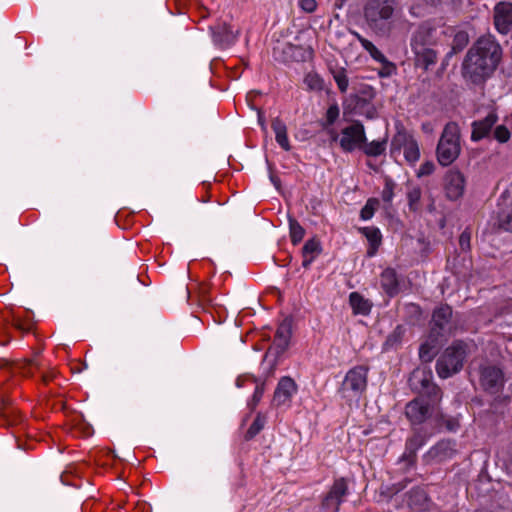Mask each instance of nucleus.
I'll list each match as a JSON object with an SVG mask.
<instances>
[{"label": "nucleus", "instance_id": "nucleus-7", "mask_svg": "<svg viewBox=\"0 0 512 512\" xmlns=\"http://www.w3.org/2000/svg\"><path fill=\"white\" fill-rule=\"evenodd\" d=\"M366 140L364 125L360 121H354L342 129L339 144L343 151L350 153L360 149Z\"/></svg>", "mask_w": 512, "mask_h": 512}, {"label": "nucleus", "instance_id": "nucleus-21", "mask_svg": "<svg viewBox=\"0 0 512 512\" xmlns=\"http://www.w3.org/2000/svg\"><path fill=\"white\" fill-rule=\"evenodd\" d=\"M429 334L427 340L419 348V358L424 363L431 362L439 353L444 341Z\"/></svg>", "mask_w": 512, "mask_h": 512}, {"label": "nucleus", "instance_id": "nucleus-34", "mask_svg": "<svg viewBox=\"0 0 512 512\" xmlns=\"http://www.w3.org/2000/svg\"><path fill=\"white\" fill-rule=\"evenodd\" d=\"M494 395L495 397L490 402L488 412L493 414H503V409L510 403L511 397L509 395L501 394V392Z\"/></svg>", "mask_w": 512, "mask_h": 512}, {"label": "nucleus", "instance_id": "nucleus-4", "mask_svg": "<svg viewBox=\"0 0 512 512\" xmlns=\"http://www.w3.org/2000/svg\"><path fill=\"white\" fill-rule=\"evenodd\" d=\"M466 355V344L462 341H455L446 348L436 362L439 377L446 379L458 373L463 368Z\"/></svg>", "mask_w": 512, "mask_h": 512}, {"label": "nucleus", "instance_id": "nucleus-29", "mask_svg": "<svg viewBox=\"0 0 512 512\" xmlns=\"http://www.w3.org/2000/svg\"><path fill=\"white\" fill-rule=\"evenodd\" d=\"M420 397H426V402H429L430 405L433 407L436 405L442 398V391L441 389L431 382L427 388L423 389L420 393Z\"/></svg>", "mask_w": 512, "mask_h": 512}, {"label": "nucleus", "instance_id": "nucleus-59", "mask_svg": "<svg viewBox=\"0 0 512 512\" xmlns=\"http://www.w3.org/2000/svg\"><path fill=\"white\" fill-rule=\"evenodd\" d=\"M258 120H259V123H260L262 129L265 130L266 129L265 121H264L263 116L260 113L258 115Z\"/></svg>", "mask_w": 512, "mask_h": 512}, {"label": "nucleus", "instance_id": "nucleus-42", "mask_svg": "<svg viewBox=\"0 0 512 512\" xmlns=\"http://www.w3.org/2000/svg\"><path fill=\"white\" fill-rule=\"evenodd\" d=\"M379 206V200L376 198H370L366 202L365 206L361 209L360 217L363 220H368L372 218L374 215L375 210Z\"/></svg>", "mask_w": 512, "mask_h": 512}, {"label": "nucleus", "instance_id": "nucleus-19", "mask_svg": "<svg viewBox=\"0 0 512 512\" xmlns=\"http://www.w3.org/2000/svg\"><path fill=\"white\" fill-rule=\"evenodd\" d=\"M414 54V64L427 71L436 64L437 52L433 47L410 46Z\"/></svg>", "mask_w": 512, "mask_h": 512}, {"label": "nucleus", "instance_id": "nucleus-49", "mask_svg": "<svg viewBox=\"0 0 512 512\" xmlns=\"http://www.w3.org/2000/svg\"><path fill=\"white\" fill-rule=\"evenodd\" d=\"M435 170V164L432 162V161H426L424 162L418 172H417V177H423V176H428L430 174H432Z\"/></svg>", "mask_w": 512, "mask_h": 512}, {"label": "nucleus", "instance_id": "nucleus-46", "mask_svg": "<svg viewBox=\"0 0 512 512\" xmlns=\"http://www.w3.org/2000/svg\"><path fill=\"white\" fill-rule=\"evenodd\" d=\"M511 133L504 125H499L494 130V138L500 142L505 143L510 139Z\"/></svg>", "mask_w": 512, "mask_h": 512}, {"label": "nucleus", "instance_id": "nucleus-9", "mask_svg": "<svg viewBox=\"0 0 512 512\" xmlns=\"http://www.w3.org/2000/svg\"><path fill=\"white\" fill-rule=\"evenodd\" d=\"M292 323V317H286L282 321L276 331L273 345L266 352L265 358L273 355L277 360L287 350L292 335Z\"/></svg>", "mask_w": 512, "mask_h": 512}, {"label": "nucleus", "instance_id": "nucleus-8", "mask_svg": "<svg viewBox=\"0 0 512 512\" xmlns=\"http://www.w3.org/2000/svg\"><path fill=\"white\" fill-rule=\"evenodd\" d=\"M451 318H452V309L448 305H441L436 308L432 315V320L430 322V332L429 334H436L434 337L443 340L444 342L447 340V336L451 332Z\"/></svg>", "mask_w": 512, "mask_h": 512}, {"label": "nucleus", "instance_id": "nucleus-23", "mask_svg": "<svg viewBox=\"0 0 512 512\" xmlns=\"http://www.w3.org/2000/svg\"><path fill=\"white\" fill-rule=\"evenodd\" d=\"M211 30L214 43L221 47L234 43L239 34V30L234 32L231 27L225 23L219 24L211 28Z\"/></svg>", "mask_w": 512, "mask_h": 512}, {"label": "nucleus", "instance_id": "nucleus-54", "mask_svg": "<svg viewBox=\"0 0 512 512\" xmlns=\"http://www.w3.org/2000/svg\"><path fill=\"white\" fill-rule=\"evenodd\" d=\"M270 180H271V182L273 183V185L275 186V188H276L277 190H280V187H281V181H280V179H279L277 176H275V175H273V174H270Z\"/></svg>", "mask_w": 512, "mask_h": 512}, {"label": "nucleus", "instance_id": "nucleus-28", "mask_svg": "<svg viewBox=\"0 0 512 512\" xmlns=\"http://www.w3.org/2000/svg\"><path fill=\"white\" fill-rule=\"evenodd\" d=\"M215 498V491L211 484L205 483L197 495V504L203 508L212 506Z\"/></svg>", "mask_w": 512, "mask_h": 512}, {"label": "nucleus", "instance_id": "nucleus-62", "mask_svg": "<svg viewBox=\"0 0 512 512\" xmlns=\"http://www.w3.org/2000/svg\"><path fill=\"white\" fill-rule=\"evenodd\" d=\"M5 403H8V401H6V400H4V399H2V400L0 401V405H2V404L4 405Z\"/></svg>", "mask_w": 512, "mask_h": 512}, {"label": "nucleus", "instance_id": "nucleus-56", "mask_svg": "<svg viewBox=\"0 0 512 512\" xmlns=\"http://www.w3.org/2000/svg\"><path fill=\"white\" fill-rule=\"evenodd\" d=\"M458 426H459L458 422H456V421H454V420H449V421H447V423H446V427H447V429H448V430H450V431H454V430H456V428H458Z\"/></svg>", "mask_w": 512, "mask_h": 512}, {"label": "nucleus", "instance_id": "nucleus-5", "mask_svg": "<svg viewBox=\"0 0 512 512\" xmlns=\"http://www.w3.org/2000/svg\"><path fill=\"white\" fill-rule=\"evenodd\" d=\"M368 367L359 365L351 368L344 377L338 390L347 402H358L367 388Z\"/></svg>", "mask_w": 512, "mask_h": 512}, {"label": "nucleus", "instance_id": "nucleus-53", "mask_svg": "<svg viewBox=\"0 0 512 512\" xmlns=\"http://www.w3.org/2000/svg\"><path fill=\"white\" fill-rule=\"evenodd\" d=\"M306 82L308 83L310 88H320L319 79L315 76H308L306 78Z\"/></svg>", "mask_w": 512, "mask_h": 512}, {"label": "nucleus", "instance_id": "nucleus-43", "mask_svg": "<svg viewBox=\"0 0 512 512\" xmlns=\"http://www.w3.org/2000/svg\"><path fill=\"white\" fill-rule=\"evenodd\" d=\"M498 226L500 229L512 233V207L498 217Z\"/></svg>", "mask_w": 512, "mask_h": 512}, {"label": "nucleus", "instance_id": "nucleus-35", "mask_svg": "<svg viewBox=\"0 0 512 512\" xmlns=\"http://www.w3.org/2000/svg\"><path fill=\"white\" fill-rule=\"evenodd\" d=\"M408 504L410 506L422 507L428 501L426 492L421 488H413L407 493Z\"/></svg>", "mask_w": 512, "mask_h": 512}, {"label": "nucleus", "instance_id": "nucleus-52", "mask_svg": "<svg viewBox=\"0 0 512 512\" xmlns=\"http://www.w3.org/2000/svg\"><path fill=\"white\" fill-rule=\"evenodd\" d=\"M264 393V384L257 385L256 389L254 391L253 397H252V403L251 406L254 408L261 400Z\"/></svg>", "mask_w": 512, "mask_h": 512}, {"label": "nucleus", "instance_id": "nucleus-31", "mask_svg": "<svg viewBox=\"0 0 512 512\" xmlns=\"http://www.w3.org/2000/svg\"><path fill=\"white\" fill-rule=\"evenodd\" d=\"M386 143L387 141L385 139L382 141H372L370 143H367L366 141L360 150H362L367 156L377 157L385 152Z\"/></svg>", "mask_w": 512, "mask_h": 512}, {"label": "nucleus", "instance_id": "nucleus-18", "mask_svg": "<svg viewBox=\"0 0 512 512\" xmlns=\"http://www.w3.org/2000/svg\"><path fill=\"white\" fill-rule=\"evenodd\" d=\"M297 392V384L289 377H282L275 389L273 403L276 406L284 405L290 401L291 397Z\"/></svg>", "mask_w": 512, "mask_h": 512}, {"label": "nucleus", "instance_id": "nucleus-63", "mask_svg": "<svg viewBox=\"0 0 512 512\" xmlns=\"http://www.w3.org/2000/svg\"><path fill=\"white\" fill-rule=\"evenodd\" d=\"M510 462L512 463V447H511V450H510Z\"/></svg>", "mask_w": 512, "mask_h": 512}, {"label": "nucleus", "instance_id": "nucleus-40", "mask_svg": "<svg viewBox=\"0 0 512 512\" xmlns=\"http://www.w3.org/2000/svg\"><path fill=\"white\" fill-rule=\"evenodd\" d=\"M405 333V328L401 325H398L386 338L385 346L388 348H392L401 343L403 336Z\"/></svg>", "mask_w": 512, "mask_h": 512}, {"label": "nucleus", "instance_id": "nucleus-12", "mask_svg": "<svg viewBox=\"0 0 512 512\" xmlns=\"http://www.w3.org/2000/svg\"><path fill=\"white\" fill-rule=\"evenodd\" d=\"M432 406L423 397L410 401L405 408V414L412 424H421L432 415Z\"/></svg>", "mask_w": 512, "mask_h": 512}, {"label": "nucleus", "instance_id": "nucleus-24", "mask_svg": "<svg viewBox=\"0 0 512 512\" xmlns=\"http://www.w3.org/2000/svg\"><path fill=\"white\" fill-rule=\"evenodd\" d=\"M381 287L390 297H394L400 291L396 271L393 268H386L381 274Z\"/></svg>", "mask_w": 512, "mask_h": 512}, {"label": "nucleus", "instance_id": "nucleus-25", "mask_svg": "<svg viewBox=\"0 0 512 512\" xmlns=\"http://www.w3.org/2000/svg\"><path fill=\"white\" fill-rule=\"evenodd\" d=\"M271 126L275 133V139H276L277 143L285 151H289L291 149V145H290L288 137H287L286 124L279 117H276L272 120Z\"/></svg>", "mask_w": 512, "mask_h": 512}, {"label": "nucleus", "instance_id": "nucleus-15", "mask_svg": "<svg viewBox=\"0 0 512 512\" xmlns=\"http://www.w3.org/2000/svg\"><path fill=\"white\" fill-rule=\"evenodd\" d=\"M426 439V434L420 430L407 439L405 451L400 458V461L405 463L406 468L414 466L417 458L416 453L425 444Z\"/></svg>", "mask_w": 512, "mask_h": 512}, {"label": "nucleus", "instance_id": "nucleus-48", "mask_svg": "<svg viewBox=\"0 0 512 512\" xmlns=\"http://www.w3.org/2000/svg\"><path fill=\"white\" fill-rule=\"evenodd\" d=\"M471 232L465 229L459 237V246L462 251L467 252L470 250Z\"/></svg>", "mask_w": 512, "mask_h": 512}, {"label": "nucleus", "instance_id": "nucleus-22", "mask_svg": "<svg viewBox=\"0 0 512 512\" xmlns=\"http://www.w3.org/2000/svg\"><path fill=\"white\" fill-rule=\"evenodd\" d=\"M432 378L433 375L431 370L426 368H416L411 372L408 384L413 391L420 393L423 389L428 387L432 382Z\"/></svg>", "mask_w": 512, "mask_h": 512}, {"label": "nucleus", "instance_id": "nucleus-41", "mask_svg": "<svg viewBox=\"0 0 512 512\" xmlns=\"http://www.w3.org/2000/svg\"><path fill=\"white\" fill-rule=\"evenodd\" d=\"M264 418L257 415L248 430L245 433V440L249 441L253 439L264 427Z\"/></svg>", "mask_w": 512, "mask_h": 512}, {"label": "nucleus", "instance_id": "nucleus-57", "mask_svg": "<svg viewBox=\"0 0 512 512\" xmlns=\"http://www.w3.org/2000/svg\"><path fill=\"white\" fill-rule=\"evenodd\" d=\"M352 35H354L356 37V39L360 42V44L362 45V47L364 46V43L368 42L369 40H367L366 38L362 37L358 32L356 31H352L351 32Z\"/></svg>", "mask_w": 512, "mask_h": 512}, {"label": "nucleus", "instance_id": "nucleus-6", "mask_svg": "<svg viewBox=\"0 0 512 512\" xmlns=\"http://www.w3.org/2000/svg\"><path fill=\"white\" fill-rule=\"evenodd\" d=\"M479 384L483 391L489 394H498L505 386L506 378L503 368L486 361L478 367Z\"/></svg>", "mask_w": 512, "mask_h": 512}, {"label": "nucleus", "instance_id": "nucleus-61", "mask_svg": "<svg viewBox=\"0 0 512 512\" xmlns=\"http://www.w3.org/2000/svg\"><path fill=\"white\" fill-rule=\"evenodd\" d=\"M338 138H339V136H338L337 134H334V135L332 136V140H333V141H337V140H338Z\"/></svg>", "mask_w": 512, "mask_h": 512}, {"label": "nucleus", "instance_id": "nucleus-60", "mask_svg": "<svg viewBox=\"0 0 512 512\" xmlns=\"http://www.w3.org/2000/svg\"><path fill=\"white\" fill-rule=\"evenodd\" d=\"M32 364H34L33 360H27V361H25V365L23 366V368H26L27 366L32 365Z\"/></svg>", "mask_w": 512, "mask_h": 512}, {"label": "nucleus", "instance_id": "nucleus-3", "mask_svg": "<svg viewBox=\"0 0 512 512\" xmlns=\"http://www.w3.org/2000/svg\"><path fill=\"white\" fill-rule=\"evenodd\" d=\"M460 129L456 122H448L439 139L436 155L442 166L452 164L460 154Z\"/></svg>", "mask_w": 512, "mask_h": 512}, {"label": "nucleus", "instance_id": "nucleus-14", "mask_svg": "<svg viewBox=\"0 0 512 512\" xmlns=\"http://www.w3.org/2000/svg\"><path fill=\"white\" fill-rule=\"evenodd\" d=\"M437 40V29L429 22H424L412 33L410 46L434 47Z\"/></svg>", "mask_w": 512, "mask_h": 512}, {"label": "nucleus", "instance_id": "nucleus-16", "mask_svg": "<svg viewBox=\"0 0 512 512\" xmlns=\"http://www.w3.org/2000/svg\"><path fill=\"white\" fill-rule=\"evenodd\" d=\"M494 24L498 32L508 34L512 27V3L499 2L494 7Z\"/></svg>", "mask_w": 512, "mask_h": 512}, {"label": "nucleus", "instance_id": "nucleus-38", "mask_svg": "<svg viewBox=\"0 0 512 512\" xmlns=\"http://www.w3.org/2000/svg\"><path fill=\"white\" fill-rule=\"evenodd\" d=\"M363 48L370 54V56L374 60L382 64H389L390 67L395 68V66L392 63L388 62L384 54L371 41L364 43Z\"/></svg>", "mask_w": 512, "mask_h": 512}, {"label": "nucleus", "instance_id": "nucleus-55", "mask_svg": "<svg viewBox=\"0 0 512 512\" xmlns=\"http://www.w3.org/2000/svg\"><path fill=\"white\" fill-rule=\"evenodd\" d=\"M315 256H312V255H309L307 256L306 258H304L303 262H302V266L307 269L310 264L313 262Z\"/></svg>", "mask_w": 512, "mask_h": 512}, {"label": "nucleus", "instance_id": "nucleus-58", "mask_svg": "<svg viewBox=\"0 0 512 512\" xmlns=\"http://www.w3.org/2000/svg\"><path fill=\"white\" fill-rule=\"evenodd\" d=\"M403 489H404V486H403V485H401L400 483H399V484H397V485H394V489H393V491L391 492V494H396V493L400 492V491H401V490H403Z\"/></svg>", "mask_w": 512, "mask_h": 512}, {"label": "nucleus", "instance_id": "nucleus-33", "mask_svg": "<svg viewBox=\"0 0 512 512\" xmlns=\"http://www.w3.org/2000/svg\"><path fill=\"white\" fill-rule=\"evenodd\" d=\"M288 222H289L291 242L294 245H297L299 242L302 241V239L305 235V230L300 225V223L294 217H292L290 215H288Z\"/></svg>", "mask_w": 512, "mask_h": 512}, {"label": "nucleus", "instance_id": "nucleus-51", "mask_svg": "<svg viewBox=\"0 0 512 512\" xmlns=\"http://www.w3.org/2000/svg\"><path fill=\"white\" fill-rule=\"evenodd\" d=\"M355 113L362 114L366 116L368 119H374L377 116V110L376 107L373 104H369V106H366L365 109L362 110H356Z\"/></svg>", "mask_w": 512, "mask_h": 512}, {"label": "nucleus", "instance_id": "nucleus-36", "mask_svg": "<svg viewBox=\"0 0 512 512\" xmlns=\"http://www.w3.org/2000/svg\"><path fill=\"white\" fill-rule=\"evenodd\" d=\"M330 71L333 75V78L339 88V90L342 93H345L347 91L349 81L348 77L346 75V70L342 67H331Z\"/></svg>", "mask_w": 512, "mask_h": 512}, {"label": "nucleus", "instance_id": "nucleus-45", "mask_svg": "<svg viewBox=\"0 0 512 512\" xmlns=\"http://www.w3.org/2000/svg\"><path fill=\"white\" fill-rule=\"evenodd\" d=\"M394 187H395V183L394 181L389 178V177H386L385 179V187L382 191V199L384 202H390L393 198V195H394Z\"/></svg>", "mask_w": 512, "mask_h": 512}, {"label": "nucleus", "instance_id": "nucleus-13", "mask_svg": "<svg viewBox=\"0 0 512 512\" xmlns=\"http://www.w3.org/2000/svg\"><path fill=\"white\" fill-rule=\"evenodd\" d=\"M375 96L376 93L372 86L361 85L356 93L351 94L344 101V109L349 111L365 109L366 106H369Z\"/></svg>", "mask_w": 512, "mask_h": 512}, {"label": "nucleus", "instance_id": "nucleus-27", "mask_svg": "<svg viewBox=\"0 0 512 512\" xmlns=\"http://www.w3.org/2000/svg\"><path fill=\"white\" fill-rule=\"evenodd\" d=\"M414 137L406 132L402 127L398 129L397 133L391 140V153L400 152L401 149L405 148L410 142L414 141Z\"/></svg>", "mask_w": 512, "mask_h": 512}, {"label": "nucleus", "instance_id": "nucleus-20", "mask_svg": "<svg viewBox=\"0 0 512 512\" xmlns=\"http://www.w3.org/2000/svg\"><path fill=\"white\" fill-rule=\"evenodd\" d=\"M497 121L498 116L493 111L488 113L484 119L474 121L472 123L471 140L477 142L488 136Z\"/></svg>", "mask_w": 512, "mask_h": 512}, {"label": "nucleus", "instance_id": "nucleus-32", "mask_svg": "<svg viewBox=\"0 0 512 512\" xmlns=\"http://www.w3.org/2000/svg\"><path fill=\"white\" fill-rule=\"evenodd\" d=\"M361 232L366 236L367 240L370 242L373 250L368 251V255L372 256L375 253V250L381 243V233L378 228L375 227H364L361 229Z\"/></svg>", "mask_w": 512, "mask_h": 512}, {"label": "nucleus", "instance_id": "nucleus-26", "mask_svg": "<svg viewBox=\"0 0 512 512\" xmlns=\"http://www.w3.org/2000/svg\"><path fill=\"white\" fill-rule=\"evenodd\" d=\"M349 303L354 314L368 315L372 308V303L358 292L349 295Z\"/></svg>", "mask_w": 512, "mask_h": 512}, {"label": "nucleus", "instance_id": "nucleus-50", "mask_svg": "<svg viewBox=\"0 0 512 512\" xmlns=\"http://www.w3.org/2000/svg\"><path fill=\"white\" fill-rule=\"evenodd\" d=\"M299 6L301 9L307 13H312L317 8V2L316 0H300Z\"/></svg>", "mask_w": 512, "mask_h": 512}, {"label": "nucleus", "instance_id": "nucleus-37", "mask_svg": "<svg viewBox=\"0 0 512 512\" xmlns=\"http://www.w3.org/2000/svg\"><path fill=\"white\" fill-rule=\"evenodd\" d=\"M322 252L321 243L316 238H311L306 241L302 248V256L306 258L309 255L317 256Z\"/></svg>", "mask_w": 512, "mask_h": 512}, {"label": "nucleus", "instance_id": "nucleus-39", "mask_svg": "<svg viewBox=\"0 0 512 512\" xmlns=\"http://www.w3.org/2000/svg\"><path fill=\"white\" fill-rule=\"evenodd\" d=\"M404 149V157L410 164L416 163L420 158V150L416 140L410 142Z\"/></svg>", "mask_w": 512, "mask_h": 512}, {"label": "nucleus", "instance_id": "nucleus-11", "mask_svg": "<svg viewBox=\"0 0 512 512\" xmlns=\"http://www.w3.org/2000/svg\"><path fill=\"white\" fill-rule=\"evenodd\" d=\"M348 487L344 478L335 480L330 491L322 500L321 508L324 512H338L342 497L347 494Z\"/></svg>", "mask_w": 512, "mask_h": 512}, {"label": "nucleus", "instance_id": "nucleus-17", "mask_svg": "<svg viewBox=\"0 0 512 512\" xmlns=\"http://www.w3.org/2000/svg\"><path fill=\"white\" fill-rule=\"evenodd\" d=\"M465 189V179L461 172L450 170L445 176V191L450 200L459 199Z\"/></svg>", "mask_w": 512, "mask_h": 512}, {"label": "nucleus", "instance_id": "nucleus-44", "mask_svg": "<svg viewBox=\"0 0 512 512\" xmlns=\"http://www.w3.org/2000/svg\"><path fill=\"white\" fill-rule=\"evenodd\" d=\"M408 198V205L411 211H417L418 210V204L421 199V189L419 187L412 188L407 193Z\"/></svg>", "mask_w": 512, "mask_h": 512}, {"label": "nucleus", "instance_id": "nucleus-2", "mask_svg": "<svg viewBox=\"0 0 512 512\" xmlns=\"http://www.w3.org/2000/svg\"><path fill=\"white\" fill-rule=\"evenodd\" d=\"M394 13V0H366L363 16L368 28L376 35L387 37L391 33V18Z\"/></svg>", "mask_w": 512, "mask_h": 512}, {"label": "nucleus", "instance_id": "nucleus-47", "mask_svg": "<svg viewBox=\"0 0 512 512\" xmlns=\"http://www.w3.org/2000/svg\"><path fill=\"white\" fill-rule=\"evenodd\" d=\"M339 116V108L336 104L331 105L326 112V123L323 124V127L330 126L334 124Z\"/></svg>", "mask_w": 512, "mask_h": 512}, {"label": "nucleus", "instance_id": "nucleus-64", "mask_svg": "<svg viewBox=\"0 0 512 512\" xmlns=\"http://www.w3.org/2000/svg\"><path fill=\"white\" fill-rule=\"evenodd\" d=\"M475 512H487L486 510H476Z\"/></svg>", "mask_w": 512, "mask_h": 512}, {"label": "nucleus", "instance_id": "nucleus-1", "mask_svg": "<svg viewBox=\"0 0 512 512\" xmlns=\"http://www.w3.org/2000/svg\"><path fill=\"white\" fill-rule=\"evenodd\" d=\"M502 59V48L492 35L479 37L468 49L461 66L465 80L474 85L485 83Z\"/></svg>", "mask_w": 512, "mask_h": 512}, {"label": "nucleus", "instance_id": "nucleus-10", "mask_svg": "<svg viewBox=\"0 0 512 512\" xmlns=\"http://www.w3.org/2000/svg\"><path fill=\"white\" fill-rule=\"evenodd\" d=\"M456 443L453 440L443 439L432 446L424 455L423 462L427 465L440 463L450 459L456 453Z\"/></svg>", "mask_w": 512, "mask_h": 512}, {"label": "nucleus", "instance_id": "nucleus-30", "mask_svg": "<svg viewBox=\"0 0 512 512\" xmlns=\"http://www.w3.org/2000/svg\"><path fill=\"white\" fill-rule=\"evenodd\" d=\"M469 43L468 33L459 31L454 35L451 51L447 54V58L461 52Z\"/></svg>", "mask_w": 512, "mask_h": 512}]
</instances>
